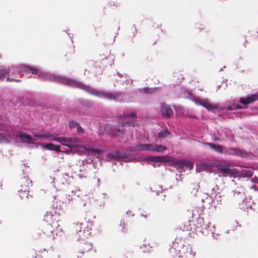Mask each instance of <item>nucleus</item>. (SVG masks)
<instances>
[{"mask_svg":"<svg viewBox=\"0 0 258 258\" xmlns=\"http://www.w3.org/2000/svg\"><path fill=\"white\" fill-rule=\"evenodd\" d=\"M31 69L32 70L30 73L32 74L34 78L41 80L54 81L72 87H76L99 98L106 99L110 101L114 100L118 102L129 101L130 96L127 93L116 91L109 92L97 90L89 85L84 84L82 82L41 70L37 67H31Z\"/></svg>","mask_w":258,"mask_h":258,"instance_id":"1","label":"nucleus"},{"mask_svg":"<svg viewBox=\"0 0 258 258\" xmlns=\"http://www.w3.org/2000/svg\"><path fill=\"white\" fill-rule=\"evenodd\" d=\"M34 137L44 140H48L50 141H56L62 145L70 148H77L80 143V140L78 138H67L65 137H57V134H52L48 132L39 133L34 135Z\"/></svg>","mask_w":258,"mask_h":258,"instance_id":"2","label":"nucleus"},{"mask_svg":"<svg viewBox=\"0 0 258 258\" xmlns=\"http://www.w3.org/2000/svg\"><path fill=\"white\" fill-rule=\"evenodd\" d=\"M6 74L8 75L7 81L19 82L23 73H30L31 67L25 64H18L6 67Z\"/></svg>","mask_w":258,"mask_h":258,"instance_id":"3","label":"nucleus"},{"mask_svg":"<svg viewBox=\"0 0 258 258\" xmlns=\"http://www.w3.org/2000/svg\"><path fill=\"white\" fill-rule=\"evenodd\" d=\"M119 117L122 118L120 121L119 124L121 127L123 126H135L137 124L134 118L137 117V114L133 111H124L122 114Z\"/></svg>","mask_w":258,"mask_h":258,"instance_id":"4","label":"nucleus"},{"mask_svg":"<svg viewBox=\"0 0 258 258\" xmlns=\"http://www.w3.org/2000/svg\"><path fill=\"white\" fill-rule=\"evenodd\" d=\"M44 220L47 223V224H50L54 226L57 231L61 232V229L59 228L58 224L60 221V215L56 212H47L44 216Z\"/></svg>","mask_w":258,"mask_h":258,"instance_id":"5","label":"nucleus"},{"mask_svg":"<svg viewBox=\"0 0 258 258\" xmlns=\"http://www.w3.org/2000/svg\"><path fill=\"white\" fill-rule=\"evenodd\" d=\"M207 193L204 194V195L207 197L206 198L207 200L208 199V197L210 196L211 199L210 200H212V205L214 206H216L215 203H217L218 204L219 202H220V200L219 199L220 198V195H219V192L218 191L219 188L217 185L213 184L209 185L207 187Z\"/></svg>","mask_w":258,"mask_h":258,"instance_id":"6","label":"nucleus"},{"mask_svg":"<svg viewBox=\"0 0 258 258\" xmlns=\"http://www.w3.org/2000/svg\"><path fill=\"white\" fill-rule=\"evenodd\" d=\"M136 149L139 151H150L153 152L164 153L166 148L162 145L156 144H140L136 146Z\"/></svg>","mask_w":258,"mask_h":258,"instance_id":"7","label":"nucleus"},{"mask_svg":"<svg viewBox=\"0 0 258 258\" xmlns=\"http://www.w3.org/2000/svg\"><path fill=\"white\" fill-rule=\"evenodd\" d=\"M75 229L78 236V240H84L91 234L90 229L88 227H85L84 224L82 223H77L76 224Z\"/></svg>","mask_w":258,"mask_h":258,"instance_id":"8","label":"nucleus"},{"mask_svg":"<svg viewBox=\"0 0 258 258\" xmlns=\"http://www.w3.org/2000/svg\"><path fill=\"white\" fill-rule=\"evenodd\" d=\"M193 101L197 105L204 107L209 111L215 112V110L218 108V105L217 104H212L210 100L207 99L195 98L193 99Z\"/></svg>","mask_w":258,"mask_h":258,"instance_id":"9","label":"nucleus"},{"mask_svg":"<svg viewBox=\"0 0 258 258\" xmlns=\"http://www.w3.org/2000/svg\"><path fill=\"white\" fill-rule=\"evenodd\" d=\"M225 155L234 156L242 158H248L250 157L249 154L245 152L244 150L235 148H227L226 151L225 152Z\"/></svg>","mask_w":258,"mask_h":258,"instance_id":"10","label":"nucleus"},{"mask_svg":"<svg viewBox=\"0 0 258 258\" xmlns=\"http://www.w3.org/2000/svg\"><path fill=\"white\" fill-rule=\"evenodd\" d=\"M127 158L125 152H121L119 151H114L108 153L105 157L107 161H120Z\"/></svg>","mask_w":258,"mask_h":258,"instance_id":"11","label":"nucleus"},{"mask_svg":"<svg viewBox=\"0 0 258 258\" xmlns=\"http://www.w3.org/2000/svg\"><path fill=\"white\" fill-rule=\"evenodd\" d=\"M42 231L38 230L37 231L38 237L40 236ZM44 234L46 235L49 238L53 240L55 238V235H57L59 231H57V229L54 226L50 224H47L42 231Z\"/></svg>","mask_w":258,"mask_h":258,"instance_id":"12","label":"nucleus"},{"mask_svg":"<svg viewBox=\"0 0 258 258\" xmlns=\"http://www.w3.org/2000/svg\"><path fill=\"white\" fill-rule=\"evenodd\" d=\"M177 243H173V247L170 248L171 253L175 252L178 247L176 245ZM177 252L172 258H188V250L186 247H182L181 249H178Z\"/></svg>","mask_w":258,"mask_h":258,"instance_id":"13","label":"nucleus"},{"mask_svg":"<svg viewBox=\"0 0 258 258\" xmlns=\"http://www.w3.org/2000/svg\"><path fill=\"white\" fill-rule=\"evenodd\" d=\"M174 166L181 170L188 169L190 170L192 168L194 163L184 160H177L174 162Z\"/></svg>","mask_w":258,"mask_h":258,"instance_id":"14","label":"nucleus"},{"mask_svg":"<svg viewBox=\"0 0 258 258\" xmlns=\"http://www.w3.org/2000/svg\"><path fill=\"white\" fill-rule=\"evenodd\" d=\"M251 199L250 197H245L239 204L240 209L245 212H248L249 210H252Z\"/></svg>","mask_w":258,"mask_h":258,"instance_id":"15","label":"nucleus"},{"mask_svg":"<svg viewBox=\"0 0 258 258\" xmlns=\"http://www.w3.org/2000/svg\"><path fill=\"white\" fill-rule=\"evenodd\" d=\"M204 144L205 145L210 147L216 152L225 155V152L226 151L227 147H223L221 145H216L211 143H205Z\"/></svg>","mask_w":258,"mask_h":258,"instance_id":"16","label":"nucleus"},{"mask_svg":"<svg viewBox=\"0 0 258 258\" xmlns=\"http://www.w3.org/2000/svg\"><path fill=\"white\" fill-rule=\"evenodd\" d=\"M70 177L68 174H62L60 175L57 180V185L54 184V187L57 190L58 188L60 187L61 185H63L68 183Z\"/></svg>","mask_w":258,"mask_h":258,"instance_id":"17","label":"nucleus"},{"mask_svg":"<svg viewBox=\"0 0 258 258\" xmlns=\"http://www.w3.org/2000/svg\"><path fill=\"white\" fill-rule=\"evenodd\" d=\"M209 229H212L213 230L215 231V225H211L209 222H204L201 225V232L204 235H208L211 233Z\"/></svg>","mask_w":258,"mask_h":258,"instance_id":"18","label":"nucleus"},{"mask_svg":"<svg viewBox=\"0 0 258 258\" xmlns=\"http://www.w3.org/2000/svg\"><path fill=\"white\" fill-rule=\"evenodd\" d=\"M161 112L163 117L169 118L173 115V111L171 108L164 104L161 105Z\"/></svg>","mask_w":258,"mask_h":258,"instance_id":"19","label":"nucleus"},{"mask_svg":"<svg viewBox=\"0 0 258 258\" xmlns=\"http://www.w3.org/2000/svg\"><path fill=\"white\" fill-rule=\"evenodd\" d=\"M21 183L23 184L21 185V188L18 190V193H22V191H29V180L26 176H24L21 179Z\"/></svg>","mask_w":258,"mask_h":258,"instance_id":"20","label":"nucleus"},{"mask_svg":"<svg viewBox=\"0 0 258 258\" xmlns=\"http://www.w3.org/2000/svg\"><path fill=\"white\" fill-rule=\"evenodd\" d=\"M19 136L20 140L23 143L30 144L33 143L34 141V140L30 135L23 132L19 133Z\"/></svg>","mask_w":258,"mask_h":258,"instance_id":"21","label":"nucleus"},{"mask_svg":"<svg viewBox=\"0 0 258 258\" xmlns=\"http://www.w3.org/2000/svg\"><path fill=\"white\" fill-rule=\"evenodd\" d=\"M243 106L240 105L236 103H232L231 104L227 106V107H221L219 108L220 110L225 109L226 111L227 110H238V109H246L247 105H243Z\"/></svg>","mask_w":258,"mask_h":258,"instance_id":"22","label":"nucleus"},{"mask_svg":"<svg viewBox=\"0 0 258 258\" xmlns=\"http://www.w3.org/2000/svg\"><path fill=\"white\" fill-rule=\"evenodd\" d=\"M234 196L237 199H243L245 197L244 190L242 187H237L234 190H233Z\"/></svg>","mask_w":258,"mask_h":258,"instance_id":"23","label":"nucleus"},{"mask_svg":"<svg viewBox=\"0 0 258 258\" xmlns=\"http://www.w3.org/2000/svg\"><path fill=\"white\" fill-rule=\"evenodd\" d=\"M42 147L48 150L58 152L60 150V146L54 145L52 143H47L43 145Z\"/></svg>","mask_w":258,"mask_h":258,"instance_id":"24","label":"nucleus"},{"mask_svg":"<svg viewBox=\"0 0 258 258\" xmlns=\"http://www.w3.org/2000/svg\"><path fill=\"white\" fill-rule=\"evenodd\" d=\"M253 170L249 168H244L241 171L240 175L243 177H250L253 175Z\"/></svg>","mask_w":258,"mask_h":258,"instance_id":"25","label":"nucleus"},{"mask_svg":"<svg viewBox=\"0 0 258 258\" xmlns=\"http://www.w3.org/2000/svg\"><path fill=\"white\" fill-rule=\"evenodd\" d=\"M83 148L86 151L96 153L98 157L101 156V155L103 153V150L97 149L92 148H87L86 147H84Z\"/></svg>","mask_w":258,"mask_h":258,"instance_id":"26","label":"nucleus"},{"mask_svg":"<svg viewBox=\"0 0 258 258\" xmlns=\"http://www.w3.org/2000/svg\"><path fill=\"white\" fill-rule=\"evenodd\" d=\"M10 142V136L6 133H0V143H9Z\"/></svg>","mask_w":258,"mask_h":258,"instance_id":"27","label":"nucleus"},{"mask_svg":"<svg viewBox=\"0 0 258 258\" xmlns=\"http://www.w3.org/2000/svg\"><path fill=\"white\" fill-rule=\"evenodd\" d=\"M162 156H148L146 158V160L150 162H160L162 161Z\"/></svg>","mask_w":258,"mask_h":258,"instance_id":"28","label":"nucleus"},{"mask_svg":"<svg viewBox=\"0 0 258 258\" xmlns=\"http://www.w3.org/2000/svg\"><path fill=\"white\" fill-rule=\"evenodd\" d=\"M218 169L223 174V176L229 175L231 174V170L228 168L220 166Z\"/></svg>","mask_w":258,"mask_h":258,"instance_id":"29","label":"nucleus"},{"mask_svg":"<svg viewBox=\"0 0 258 258\" xmlns=\"http://www.w3.org/2000/svg\"><path fill=\"white\" fill-rule=\"evenodd\" d=\"M79 102L81 105L86 108L90 107L92 105V102L88 100L81 99L79 100Z\"/></svg>","mask_w":258,"mask_h":258,"instance_id":"30","label":"nucleus"},{"mask_svg":"<svg viewBox=\"0 0 258 258\" xmlns=\"http://www.w3.org/2000/svg\"><path fill=\"white\" fill-rule=\"evenodd\" d=\"M6 67L5 66H0V80H4L6 76Z\"/></svg>","mask_w":258,"mask_h":258,"instance_id":"31","label":"nucleus"},{"mask_svg":"<svg viewBox=\"0 0 258 258\" xmlns=\"http://www.w3.org/2000/svg\"><path fill=\"white\" fill-rule=\"evenodd\" d=\"M156 89L155 88H151L149 87H144L143 88L140 89V91L142 93H145L146 94L148 93H152L154 92V91Z\"/></svg>","mask_w":258,"mask_h":258,"instance_id":"32","label":"nucleus"},{"mask_svg":"<svg viewBox=\"0 0 258 258\" xmlns=\"http://www.w3.org/2000/svg\"><path fill=\"white\" fill-rule=\"evenodd\" d=\"M170 134V132L167 130H164L160 132L158 134V138H165Z\"/></svg>","mask_w":258,"mask_h":258,"instance_id":"33","label":"nucleus"},{"mask_svg":"<svg viewBox=\"0 0 258 258\" xmlns=\"http://www.w3.org/2000/svg\"><path fill=\"white\" fill-rule=\"evenodd\" d=\"M73 195H74V197L76 199L77 198H79L82 195V192L80 189L77 188H75L74 189L72 190Z\"/></svg>","mask_w":258,"mask_h":258,"instance_id":"34","label":"nucleus"},{"mask_svg":"<svg viewBox=\"0 0 258 258\" xmlns=\"http://www.w3.org/2000/svg\"><path fill=\"white\" fill-rule=\"evenodd\" d=\"M74 200H76V198L74 197L72 192L71 191L69 194L66 195L65 202L68 203H70L71 202H73Z\"/></svg>","mask_w":258,"mask_h":258,"instance_id":"35","label":"nucleus"},{"mask_svg":"<svg viewBox=\"0 0 258 258\" xmlns=\"http://www.w3.org/2000/svg\"><path fill=\"white\" fill-rule=\"evenodd\" d=\"M92 248V245L90 243H85L84 244L83 250L82 251V253L86 252L88 251Z\"/></svg>","mask_w":258,"mask_h":258,"instance_id":"36","label":"nucleus"},{"mask_svg":"<svg viewBox=\"0 0 258 258\" xmlns=\"http://www.w3.org/2000/svg\"><path fill=\"white\" fill-rule=\"evenodd\" d=\"M191 187L192 188V190L191 193L196 196L197 192H198V189L199 188V185L192 184L191 185Z\"/></svg>","mask_w":258,"mask_h":258,"instance_id":"37","label":"nucleus"},{"mask_svg":"<svg viewBox=\"0 0 258 258\" xmlns=\"http://www.w3.org/2000/svg\"><path fill=\"white\" fill-rule=\"evenodd\" d=\"M29 191H25L24 192V191H22L23 193H18L19 196L20 198L22 199H24L25 198L28 199L29 196H30V195L29 194Z\"/></svg>","mask_w":258,"mask_h":258,"instance_id":"38","label":"nucleus"},{"mask_svg":"<svg viewBox=\"0 0 258 258\" xmlns=\"http://www.w3.org/2000/svg\"><path fill=\"white\" fill-rule=\"evenodd\" d=\"M79 123L76 121L72 120L69 122V125L70 128H73L75 127H77V125Z\"/></svg>","mask_w":258,"mask_h":258,"instance_id":"39","label":"nucleus"},{"mask_svg":"<svg viewBox=\"0 0 258 258\" xmlns=\"http://www.w3.org/2000/svg\"><path fill=\"white\" fill-rule=\"evenodd\" d=\"M211 163L209 162H203L201 163V166L204 169H207L211 166Z\"/></svg>","mask_w":258,"mask_h":258,"instance_id":"40","label":"nucleus"},{"mask_svg":"<svg viewBox=\"0 0 258 258\" xmlns=\"http://www.w3.org/2000/svg\"><path fill=\"white\" fill-rule=\"evenodd\" d=\"M209 230L211 231V233L212 234V237L214 239L217 240L218 236L220 235L219 234H216L214 233V231L212 229H209Z\"/></svg>","mask_w":258,"mask_h":258,"instance_id":"41","label":"nucleus"},{"mask_svg":"<svg viewBox=\"0 0 258 258\" xmlns=\"http://www.w3.org/2000/svg\"><path fill=\"white\" fill-rule=\"evenodd\" d=\"M108 4L110 6H115L116 7H119L120 6V3H119L117 2L111 1Z\"/></svg>","mask_w":258,"mask_h":258,"instance_id":"42","label":"nucleus"},{"mask_svg":"<svg viewBox=\"0 0 258 258\" xmlns=\"http://www.w3.org/2000/svg\"><path fill=\"white\" fill-rule=\"evenodd\" d=\"M120 226L122 227V231L123 232H125L126 231V229H125V224L124 223V220H121L120 223Z\"/></svg>","mask_w":258,"mask_h":258,"instance_id":"43","label":"nucleus"},{"mask_svg":"<svg viewBox=\"0 0 258 258\" xmlns=\"http://www.w3.org/2000/svg\"><path fill=\"white\" fill-rule=\"evenodd\" d=\"M77 132L79 133H83L84 132V130L83 129V128L81 126V125L79 124V123L77 125Z\"/></svg>","mask_w":258,"mask_h":258,"instance_id":"44","label":"nucleus"},{"mask_svg":"<svg viewBox=\"0 0 258 258\" xmlns=\"http://www.w3.org/2000/svg\"><path fill=\"white\" fill-rule=\"evenodd\" d=\"M251 188L253 189L254 191H258V186L256 184L252 185Z\"/></svg>","mask_w":258,"mask_h":258,"instance_id":"45","label":"nucleus"},{"mask_svg":"<svg viewBox=\"0 0 258 258\" xmlns=\"http://www.w3.org/2000/svg\"><path fill=\"white\" fill-rule=\"evenodd\" d=\"M126 214L128 215V216H133L134 215V214L132 213V211L128 210V211L126 212Z\"/></svg>","mask_w":258,"mask_h":258,"instance_id":"46","label":"nucleus"},{"mask_svg":"<svg viewBox=\"0 0 258 258\" xmlns=\"http://www.w3.org/2000/svg\"><path fill=\"white\" fill-rule=\"evenodd\" d=\"M117 75L120 77H127L126 74H121L117 72Z\"/></svg>","mask_w":258,"mask_h":258,"instance_id":"47","label":"nucleus"},{"mask_svg":"<svg viewBox=\"0 0 258 258\" xmlns=\"http://www.w3.org/2000/svg\"><path fill=\"white\" fill-rule=\"evenodd\" d=\"M68 34L69 37L71 38L72 42H73L72 35H71L69 33H68Z\"/></svg>","mask_w":258,"mask_h":258,"instance_id":"48","label":"nucleus"},{"mask_svg":"<svg viewBox=\"0 0 258 258\" xmlns=\"http://www.w3.org/2000/svg\"><path fill=\"white\" fill-rule=\"evenodd\" d=\"M118 132L122 133L123 134V129L122 128H121V129L118 128Z\"/></svg>","mask_w":258,"mask_h":258,"instance_id":"49","label":"nucleus"},{"mask_svg":"<svg viewBox=\"0 0 258 258\" xmlns=\"http://www.w3.org/2000/svg\"><path fill=\"white\" fill-rule=\"evenodd\" d=\"M214 140L215 141H220V140L218 138H217V137L214 138Z\"/></svg>","mask_w":258,"mask_h":258,"instance_id":"50","label":"nucleus"},{"mask_svg":"<svg viewBox=\"0 0 258 258\" xmlns=\"http://www.w3.org/2000/svg\"><path fill=\"white\" fill-rule=\"evenodd\" d=\"M137 29H135V31L133 32V35L134 36H135L136 33H137Z\"/></svg>","mask_w":258,"mask_h":258,"instance_id":"51","label":"nucleus"},{"mask_svg":"<svg viewBox=\"0 0 258 258\" xmlns=\"http://www.w3.org/2000/svg\"><path fill=\"white\" fill-rule=\"evenodd\" d=\"M159 192H160V191H156V194H157V195H159Z\"/></svg>","mask_w":258,"mask_h":258,"instance_id":"52","label":"nucleus"},{"mask_svg":"<svg viewBox=\"0 0 258 258\" xmlns=\"http://www.w3.org/2000/svg\"><path fill=\"white\" fill-rule=\"evenodd\" d=\"M202 201L203 202H205V200H204V199H202Z\"/></svg>","mask_w":258,"mask_h":258,"instance_id":"53","label":"nucleus"},{"mask_svg":"<svg viewBox=\"0 0 258 258\" xmlns=\"http://www.w3.org/2000/svg\"><path fill=\"white\" fill-rule=\"evenodd\" d=\"M142 216L145 217V218L146 217V215H145V216H144V215H142Z\"/></svg>","mask_w":258,"mask_h":258,"instance_id":"54","label":"nucleus"},{"mask_svg":"<svg viewBox=\"0 0 258 258\" xmlns=\"http://www.w3.org/2000/svg\"><path fill=\"white\" fill-rule=\"evenodd\" d=\"M160 188L161 189V190H162V186H160Z\"/></svg>","mask_w":258,"mask_h":258,"instance_id":"55","label":"nucleus"},{"mask_svg":"<svg viewBox=\"0 0 258 258\" xmlns=\"http://www.w3.org/2000/svg\"><path fill=\"white\" fill-rule=\"evenodd\" d=\"M189 94H190V91H188V93Z\"/></svg>","mask_w":258,"mask_h":258,"instance_id":"56","label":"nucleus"},{"mask_svg":"<svg viewBox=\"0 0 258 258\" xmlns=\"http://www.w3.org/2000/svg\"><path fill=\"white\" fill-rule=\"evenodd\" d=\"M55 180V178H53V180H52V182H53V180Z\"/></svg>","mask_w":258,"mask_h":258,"instance_id":"57","label":"nucleus"},{"mask_svg":"<svg viewBox=\"0 0 258 258\" xmlns=\"http://www.w3.org/2000/svg\"><path fill=\"white\" fill-rule=\"evenodd\" d=\"M27 77H28V78L31 77V76H28Z\"/></svg>","mask_w":258,"mask_h":258,"instance_id":"58","label":"nucleus"}]
</instances>
